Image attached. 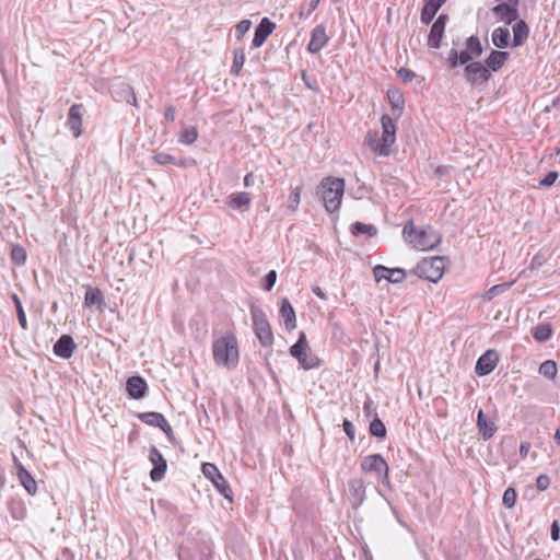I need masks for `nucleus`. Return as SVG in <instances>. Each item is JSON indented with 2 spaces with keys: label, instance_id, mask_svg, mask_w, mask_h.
<instances>
[{
  "label": "nucleus",
  "instance_id": "obj_1",
  "mask_svg": "<svg viewBox=\"0 0 560 560\" xmlns=\"http://www.w3.org/2000/svg\"><path fill=\"white\" fill-rule=\"evenodd\" d=\"M402 235L410 246L419 250L433 249L441 242V235L433 228H416L412 221L407 222Z\"/></svg>",
  "mask_w": 560,
  "mask_h": 560
},
{
  "label": "nucleus",
  "instance_id": "obj_2",
  "mask_svg": "<svg viewBox=\"0 0 560 560\" xmlns=\"http://www.w3.org/2000/svg\"><path fill=\"white\" fill-rule=\"evenodd\" d=\"M382 136L368 135L365 137L366 145L376 152L378 155L387 156L390 153V148L396 141V124L388 115H383L381 118Z\"/></svg>",
  "mask_w": 560,
  "mask_h": 560
},
{
  "label": "nucleus",
  "instance_id": "obj_3",
  "mask_svg": "<svg viewBox=\"0 0 560 560\" xmlns=\"http://www.w3.org/2000/svg\"><path fill=\"white\" fill-rule=\"evenodd\" d=\"M382 136L368 135L365 137L366 145L376 152L378 155L387 156L390 153V148L396 141V124L388 115H383L381 118Z\"/></svg>",
  "mask_w": 560,
  "mask_h": 560
},
{
  "label": "nucleus",
  "instance_id": "obj_4",
  "mask_svg": "<svg viewBox=\"0 0 560 560\" xmlns=\"http://www.w3.org/2000/svg\"><path fill=\"white\" fill-rule=\"evenodd\" d=\"M213 360L218 365L228 369L236 366L238 363L237 340L233 335H226L213 342Z\"/></svg>",
  "mask_w": 560,
  "mask_h": 560
},
{
  "label": "nucleus",
  "instance_id": "obj_5",
  "mask_svg": "<svg viewBox=\"0 0 560 560\" xmlns=\"http://www.w3.org/2000/svg\"><path fill=\"white\" fill-rule=\"evenodd\" d=\"M322 198L328 212H335L341 205L345 192V180L342 178H326L322 183Z\"/></svg>",
  "mask_w": 560,
  "mask_h": 560
},
{
  "label": "nucleus",
  "instance_id": "obj_6",
  "mask_svg": "<svg viewBox=\"0 0 560 560\" xmlns=\"http://www.w3.org/2000/svg\"><path fill=\"white\" fill-rule=\"evenodd\" d=\"M445 260L443 257L436 256L422 259L416 271L419 277L424 278L431 282H438L444 273Z\"/></svg>",
  "mask_w": 560,
  "mask_h": 560
},
{
  "label": "nucleus",
  "instance_id": "obj_7",
  "mask_svg": "<svg viewBox=\"0 0 560 560\" xmlns=\"http://www.w3.org/2000/svg\"><path fill=\"white\" fill-rule=\"evenodd\" d=\"M254 330L262 346H269L273 341L271 327L267 320L266 314L257 306L250 307Z\"/></svg>",
  "mask_w": 560,
  "mask_h": 560
},
{
  "label": "nucleus",
  "instance_id": "obj_8",
  "mask_svg": "<svg viewBox=\"0 0 560 560\" xmlns=\"http://www.w3.org/2000/svg\"><path fill=\"white\" fill-rule=\"evenodd\" d=\"M361 469L366 472H373L381 479L383 485H389L388 465L380 454L368 455L362 459Z\"/></svg>",
  "mask_w": 560,
  "mask_h": 560
},
{
  "label": "nucleus",
  "instance_id": "obj_9",
  "mask_svg": "<svg viewBox=\"0 0 560 560\" xmlns=\"http://www.w3.org/2000/svg\"><path fill=\"white\" fill-rule=\"evenodd\" d=\"M110 93L116 102H126L138 106L133 88L122 80H117L112 84Z\"/></svg>",
  "mask_w": 560,
  "mask_h": 560
},
{
  "label": "nucleus",
  "instance_id": "obj_10",
  "mask_svg": "<svg viewBox=\"0 0 560 560\" xmlns=\"http://www.w3.org/2000/svg\"><path fill=\"white\" fill-rule=\"evenodd\" d=\"M465 74L467 81L472 85H481L486 83L490 78V72L480 62H470L465 68Z\"/></svg>",
  "mask_w": 560,
  "mask_h": 560
},
{
  "label": "nucleus",
  "instance_id": "obj_11",
  "mask_svg": "<svg viewBox=\"0 0 560 560\" xmlns=\"http://www.w3.org/2000/svg\"><path fill=\"white\" fill-rule=\"evenodd\" d=\"M499 362V354L495 350H487L477 361L475 372L479 376L490 374Z\"/></svg>",
  "mask_w": 560,
  "mask_h": 560
},
{
  "label": "nucleus",
  "instance_id": "obj_12",
  "mask_svg": "<svg viewBox=\"0 0 560 560\" xmlns=\"http://www.w3.org/2000/svg\"><path fill=\"white\" fill-rule=\"evenodd\" d=\"M373 275L376 282L385 279L390 283H400L406 277L405 270L400 268H387L382 265H377L373 268Z\"/></svg>",
  "mask_w": 560,
  "mask_h": 560
},
{
  "label": "nucleus",
  "instance_id": "obj_13",
  "mask_svg": "<svg viewBox=\"0 0 560 560\" xmlns=\"http://www.w3.org/2000/svg\"><path fill=\"white\" fill-rule=\"evenodd\" d=\"M511 3H500L492 9L494 16L506 24H511L518 18L517 0H509Z\"/></svg>",
  "mask_w": 560,
  "mask_h": 560
},
{
  "label": "nucleus",
  "instance_id": "obj_14",
  "mask_svg": "<svg viewBox=\"0 0 560 560\" xmlns=\"http://www.w3.org/2000/svg\"><path fill=\"white\" fill-rule=\"evenodd\" d=\"M149 460L153 465V468L150 471V477L153 481H160L164 478L166 471V460L162 456V454L152 446L149 453Z\"/></svg>",
  "mask_w": 560,
  "mask_h": 560
},
{
  "label": "nucleus",
  "instance_id": "obj_15",
  "mask_svg": "<svg viewBox=\"0 0 560 560\" xmlns=\"http://www.w3.org/2000/svg\"><path fill=\"white\" fill-rule=\"evenodd\" d=\"M82 104H73L68 112L67 126L74 138H79L82 133Z\"/></svg>",
  "mask_w": 560,
  "mask_h": 560
},
{
  "label": "nucleus",
  "instance_id": "obj_16",
  "mask_svg": "<svg viewBox=\"0 0 560 560\" xmlns=\"http://www.w3.org/2000/svg\"><path fill=\"white\" fill-rule=\"evenodd\" d=\"M84 306L92 308L95 307L97 311L103 312L106 307L103 292L97 287L86 285V292L84 296Z\"/></svg>",
  "mask_w": 560,
  "mask_h": 560
},
{
  "label": "nucleus",
  "instance_id": "obj_17",
  "mask_svg": "<svg viewBox=\"0 0 560 560\" xmlns=\"http://www.w3.org/2000/svg\"><path fill=\"white\" fill-rule=\"evenodd\" d=\"M328 40L329 37L326 34L325 26L323 24H319L312 31L307 50L311 54H317L322 48H324L327 45Z\"/></svg>",
  "mask_w": 560,
  "mask_h": 560
},
{
  "label": "nucleus",
  "instance_id": "obj_18",
  "mask_svg": "<svg viewBox=\"0 0 560 560\" xmlns=\"http://www.w3.org/2000/svg\"><path fill=\"white\" fill-rule=\"evenodd\" d=\"M77 345L70 335H62L54 345V353L62 359H69L72 357Z\"/></svg>",
  "mask_w": 560,
  "mask_h": 560
},
{
  "label": "nucleus",
  "instance_id": "obj_19",
  "mask_svg": "<svg viewBox=\"0 0 560 560\" xmlns=\"http://www.w3.org/2000/svg\"><path fill=\"white\" fill-rule=\"evenodd\" d=\"M275 28L276 24L268 18H264L255 30L253 45L257 48L262 46Z\"/></svg>",
  "mask_w": 560,
  "mask_h": 560
},
{
  "label": "nucleus",
  "instance_id": "obj_20",
  "mask_svg": "<svg viewBox=\"0 0 560 560\" xmlns=\"http://www.w3.org/2000/svg\"><path fill=\"white\" fill-rule=\"evenodd\" d=\"M349 495L353 508L360 506L365 500V486L362 479L349 480Z\"/></svg>",
  "mask_w": 560,
  "mask_h": 560
},
{
  "label": "nucleus",
  "instance_id": "obj_21",
  "mask_svg": "<svg viewBox=\"0 0 560 560\" xmlns=\"http://www.w3.org/2000/svg\"><path fill=\"white\" fill-rule=\"evenodd\" d=\"M142 422L148 425L160 428L167 436L173 434L171 425L160 412H142Z\"/></svg>",
  "mask_w": 560,
  "mask_h": 560
},
{
  "label": "nucleus",
  "instance_id": "obj_22",
  "mask_svg": "<svg viewBox=\"0 0 560 560\" xmlns=\"http://www.w3.org/2000/svg\"><path fill=\"white\" fill-rule=\"evenodd\" d=\"M477 427L483 440L491 439L498 430V427L493 421H488L486 419L485 413L481 409L478 411L477 415Z\"/></svg>",
  "mask_w": 560,
  "mask_h": 560
},
{
  "label": "nucleus",
  "instance_id": "obj_23",
  "mask_svg": "<svg viewBox=\"0 0 560 560\" xmlns=\"http://www.w3.org/2000/svg\"><path fill=\"white\" fill-rule=\"evenodd\" d=\"M445 1L446 0H425L421 11V22L429 24Z\"/></svg>",
  "mask_w": 560,
  "mask_h": 560
},
{
  "label": "nucleus",
  "instance_id": "obj_24",
  "mask_svg": "<svg viewBox=\"0 0 560 560\" xmlns=\"http://www.w3.org/2000/svg\"><path fill=\"white\" fill-rule=\"evenodd\" d=\"M16 477L28 494H36L37 482L26 468H20V474Z\"/></svg>",
  "mask_w": 560,
  "mask_h": 560
},
{
  "label": "nucleus",
  "instance_id": "obj_25",
  "mask_svg": "<svg viewBox=\"0 0 560 560\" xmlns=\"http://www.w3.org/2000/svg\"><path fill=\"white\" fill-rule=\"evenodd\" d=\"M8 510L11 516L16 521H22L26 516V506L20 498H11L8 501Z\"/></svg>",
  "mask_w": 560,
  "mask_h": 560
},
{
  "label": "nucleus",
  "instance_id": "obj_26",
  "mask_svg": "<svg viewBox=\"0 0 560 560\" xmlns=\"http://www.w3.org/2000/svg\"><path fill=\"white\" fill-rule=\"evenodd\" d=\"M529 30L525 21H517L513 26V42L512 47H518L527 39Z\"/></svg>",
  "mask_w": 560,
  "mask_h": 560
},
{
  "label": "nucleus",
  "instance_id": "obj_27",
  "mask_svg": "<svg viewBox=\"0 0 560 560\" xmlns=\"http://www.w3.org/2000/svg\"><path fill=\"white\" fill-rule=\"evenodd\" d=\"M281 316L289 330L295 328V312L288 299H283L280 307Z\"/></svg>",
  "mask_w": 560,
  "mask_h": 560
},
{
  "label": "nucleus",
  "instance_id": "obj_28",
  "mask_svg": "<svg viewBox=\"0 0 560 560\" xmlns=\"http://www.w3.org/2000/svg\"><path fill=\"white\" fill-rule=\"evenodd\" d=\"M509 57V52L492 50L486 59L488 70L498 71L505 62Z\"/></svg>",
  "mask_w": 560,
  "mask_h": 560
},
{
  "label": "nucleus",
  "instance_id": "obj_29",
  "mask_svg": "<svg viewBox=\"0 0 560 560\" xmlns=\"http://www.w3.org/2000/svg\"><path fill=\"white\" fill-rule=\"evenodd\" d=\"M510 37L511 34L508 27H497L492 32L491 39L495 47L502 49L509 46Z\"/></svg>",
  "mask_w": 560,
  "mask_h": 560
},
{
  "label": "nucleus",
  "instance_id": "obj_30",
  "mask_svg": "<svg viewBox=\"0 0 560 560\" xmlns=\"http://www.w3.org/2000/svg\"><path fill=\"white\" fill-rule=\"evenodd\" d=\"M444 27L441 26L440 24H435L433 23L432 27H431V31H430V34H429V38H428V45L432 48H439L440 45H441V39L443 37V34H444Z\"/></svg>",
  "mask_w": 560,
  "mask_h": 560
},
{
  "label": "nucleus",
  "instance_id": "obj_31",
  "mask_svg": "<svg viewBox=\"0 0 560 560\" xmlns=\"http://www.w3.org/2000/svg\"><path fill=\"white\" fill-rule=\"evenodd\" d=\"M252 201V195L249 192H237L233 194L230 198L229 205L233 209H241L242 207L248 206Z\"/></svg>",
  "mask_w": 560,
  "mask_h": 560
},
{
  "label": "nucleus",
  "instance_id": "obj_32",
  "mask_svg": "<svg viewBox=\"0 0 560 560\" xmlns=\"http://www.w3.org/2000/svg\"><path fill=\"white\" fill-rule=\"evenodd\" d=\"M306 350H308L306 336L304 332H301L298 341L290 348V354L299 359Z\"/></svg>",
  "mask_w": 560,
  "mask_h": 560
},
{
  "label": "nucleus",
  "instance_id": "obj_33",
  "mask_svg": "<svg viewBox=\"0 0 560 560\" xmlns=\"http://www.w3.org/2000/svg\"><path fill=\"white\" fill-rule=\"evenodd\" d=\"M126 390L130 398L140 399V375H133L128 378Z\"/></svg>",
  "mask_w": 560,
  "mask_h": 560
},
{
  "label": "nucleus",
  "instance_id": "obj_34",
  "mask_svg": "<svg viewBox=\"0 0 560 560\" xmlns=\"http://www.w3.org/2000/svg\"><path fill=\"white\" fill-rule=\"evenodd\" d=\"M513 282H506V283H500L491 287L483 295L482 299L485 301H491L495 296L503 294L506 292L511 287Z\"/></svg>",
  "mask_w": 560,
  "mask_h": 560
},
{
  "label": "nucleus",
  "instance_id": "obj_35",
  "mask_svg": "<svg viewBox=\"0 0 560 560\" xmlns=\"http://www.w3.org/2000/svg\"><path fill=\"white\" fill-rule=\"evenodd\" d=\"M12 301H13L15 310H16L19 324L24 330H26L28 328L27 319H26V315H25L22 302H21L20 298L18 296V294H15V293L12 294Z\"/></svg>",
  "mask_w": 560,
  "mask_h": 560
},
{
  "label": "nucleus",
  "instance_id": "obj_36",
  "mask_svg": "<svg viewBox=\"0 0 560 560\" xmlns=\"http://www.w3.org/2000/svg\"><path fill=\"white\" fill-rule=\"evenodd\" d=\"M198 138L197 129L192 126H185L179 136V142L192 144Z\"/></svg>",
  "mask_w": 560,
  "mask_h": 560
},
{
  "label": "nucleus",
  "instance_id": "obj_37",
  "mask_svg": "<svg viewBox=\"0 0 560 560\" xmlns=\"http://www.w3.org/2000/svg\"><path fill=\"white\" fill-rule=\"evenodd\" d=\"M27 255L26 250L23 246L15 244L11 248V259L15 265H24L26 261Z\"/></svg>",
  "mask_w": 560,
  "mask_h": 560
},
{
  "label": "nucleus",
  "instance_id": "obj_38",
  "mask_svg": "<svg viewBox=\"0 0 560 560\" xmlns=\"http://www.w3.org/2000/svg\"><path fill=\"white\" fill-rule=\"evenodd\" d=\"M552 329L549 324H541L535 327L534 338L540 342L547 341L551 336Z\"/></svg>",
  "mask_w": 560,
  "mask_h": 560
},
{
  "label": "nucleus",
  "instance_id": "obj_39",
  "mask_svg": "<svg viewBox=\"0 0 560 560\" xmlns=\"http://www.w3.org/2000/svg\"><path fill=\"white\" fill-rule=\"evenodd\" d=\"M466 49L474 56H481L483 49L480 39L477 36H470L466 42Z\"/></svg>",
  "mask_w": 560,
  "mask_h": 560
},
{
  "label": "nucleus",
  "instance_id": "obj_40",
  "mask_svg": "<svg viewBox=\"0 0 560 560\" xmlns=\"http://www.w3.org/2000/svg\"><path fill=\"white\" fill-rule=\"evenodd\" d=\"M299 362L300 364L306 369V370H310V369H313V368H316L318 366L319 364V361L318 359L313 355L310 350H306L303 355H301L299 359Z\"/></svg>",
  "mask_w": 560,
  "mask_h": 560
},
{
  "label": "nucleus",
  "instance_id": "obj_41",
  "mask_svg": "<svg viewBox=\"0 0 560 560\" xmlns=\"http://www.w3.org/2000/svg\"><path fill=\"white\" fill-rule=\"evenodd\" d=\"M539 373L550 380L555 378L557 375L556 362L551 360L542 362L539 366Z\"/></svg>",
  "mask_w": 560,
  "mask_h": 560
},
{
  "label": "nucleus",
  "instance_id": "obj_42",
  "mask_svg": "<svg viewBox=\"0 0 560 560\" xmlns=\"http://www.w3.org/2000/svg\"><path fill=\"white\" fill-rule=\"evenodd\" d=\"M351 232L354 235L368 234L369 236H373L376 234V228L371 224L357 222L352 225Z\"/></svg>",
  "mask_w": 560,
  "mask_h": 560
},
{
  "label": "nucleus",
  "instance_id": "obj_43",
  "mask_svg": "<svg viewBox=\"0 0 560 560\" xmlns=\"http://www.w3.org/2000/svg\"><path fill=\"white\" fill-rule=\"evenodd\" d=\"M370 433L380 439H384L386 436V428L381 419L375 418L372 420L370 423Z\"/></svg>",
  "mask_w": 560,
  "mask_h": 560
},
{
  "label": "nucleus",
  "instance_id": "obj_44",
  "mask_svg": "<svg viewBox=\"0 0 560 560\" xmlns=\"http://www.w3.org/2000/svg\"><path fill=\"white\" fill-rule=\"evenodd\" d=\"M213 485L225 499L232 500V490L222 475L215 478Z\"/></svg>",
  "mask_w": 560,
  "mask_h": 560
},
{
  "label": "nucleus",
  "instance_id": "obj_45",
  "mask_svg": "<svg viewBox=\"0 0 560 560\" xmlns=\"http://www.w3.org/2000/svg\"><path fill=\"white\" fill-rule=\"evenodd\" d=\"M245 62V54L243 50H236L234 52L233 65L231 67V73L234 75H238L241 69Z\"/></svg>",
  "mask_w": 560,
  "mask_h": 560
},
{
  "label": "nucleus",
  "instance_id": "obj_46",
  "mask_svg": "<svg viewBox=\"0 0 560 560\" xmlns=\"http://www.w3.org/2000/svg\"><path fill=\"white\" fill-rule=\"evenodd\" d=\"M517 494L514 488H508L502 498L503 505L508 509H512L516 503Z\"/></svg>",
  "mask_w": 560,
  "mask_h": 560
},
{
  "label": "nucleus",
  "instance_id": "obj_47",
  "mask_svg": "<svg viewBox=\"0 0 560 560\" xmlns=\"http://www.w3.org/2000/svg\"><path fill=\"white\" fill-rule=\"evenodd\" d=\"M301 200V188L295 187L291 189V192L288 198V208L292 211H295L299 207Z\"/></svg>",
  "mask_w": 560,
  "mask_h": 560
},
{
  "label": "nucleus",
  "instance_id": "obj_48",
  "mask_svg": "<svg viewBox=\"0 0 560 560\" xmlns=\"http://www.w3.org/2000/svg\"><path fill=\"white\" fill-rule=\"evenodd\" d=\"M121 143H125L126 150L128 151L129 155H132L135 161L137 162L138 154H137V144L129 136L126 135V132H122L121 135Z\"/></svg>",
  "mask_w": 560,
  "mask_h": 560
},
{
  "label": "nucleus",
  "instance_id": "obj_49",
  "mask_svg": "<svg viewBox=\"0 0 560 560\" xmlns=\"http://www.w3.org/2000/svg\"><path fill=\"white\" fill-rule=\"evenodd\" d=\"M202 472L207 478H209L212 482L218 478V476H221L218 468L210 463H206L202 465Z\"/></svg>",
  "mask_w": 560,
  "mask_h": 560
},
{
  "label": "nucleus",
  "instance_id": "obj_50",
  "mask_svg": "<svg viewBox=\"0 0 560 560\" xmlns=\"http://www.w3.org/2000/svg\"><path fill=\"white\" fill-rule=\"evenodd\" d=\"M388 98L390 101L393 108H396V109L402 108L404 97L399 92H397V91L388 92Z\"/></svg>",
  "mask_w": 560,
  "mask_h": 560
},
{
  "label": "nucleus",
  "instance_id": "obj_51",
  "mask_svg": "<svg viewBox=\"0 0 560 560\" xmlns=\"http://www.w3.org/2000/svg\"><path fill=\"white\" fill-rule=\"evenodd\" d=\"M252 22L249 20H242L236 26H235V33L236 37L240 39L242 38L250 28Z\"/></svg>",
  "mask_w": 560,
  "mask_h": 560
},
{
  "label": "nucleus",
  "instance_id": "obj_52",
  "mask_svg": "<svg viewBox=\"0 0 560 560\" xmlns=\"http://www.w3.org/2000/svg\"><path fill=\"white\" fill-rule=\"evenodd\" d=\"M557 178H558V173L555 171H551L539 182V185L550 187L555 184Z\"/></svg>",
  "mask_w": 560,
  "mask_h": 560
},
{
  "label": "nucleus",
  "instance_id": "obj_53",
  "mask_svg": "<svg viewBox=\"0 0 560 560\" xmlns=\"http://www.w3.org/2000/svg\"><path fill=\"white\" fill-rule=\"evenodd\" d=\"M277 280V272L275 270H270L265 277V289L270 291L275 285Z\"/></svg>",
  "mask_w": 560,
  "mask_h": 560
},
{
  "label": "nucleus",
  "instance_id": "obj_54",
  "mask_svg": "<svg viewBox=\"0 0 560 560\" xmlns=\"http://www.w3.org/2000/svg\"><path fill=\"white\" fill-rule=\"evenodd\" d=\"M342 427H343V431L348 435V438L351 441H353L354 440V434H355L354 425L349 420L345 419L343 423H342Z\"/></svg>",
  "mask_w": 560,
  "mask_h": 560
},
{
  "label": "nucleus",
  "instance_id": "obj_55",
  "mask_svg": "<svg viewBox=\"0 0 560 560\" xmlns=\"http://www.w3.org/2000/svg\"><path fill=\"white\" fill-rule=\"evenodd\" d=\"M397 74L405 82H410L415 77V73L411 70L406 69V68H400L398 70Z\"/></svg>",
  "mask_w": 560,
  "mask_h": 560
},
{
  "label": "nucleus",
  "instance_id": "obj_56",
  "mask_svg": "<svg viewBox=\"0 0 560 560\" xmlns=\"http://www.w3.org/2000/svg\"><path fill=\"white\" fill-rule=\"evenodd\" d=\"M536 485L539 490L544 491L549 487L550 478L547 475H540L536 480Z\"/></svg>",
  "mask_w": 560,
  "mask_h": 560
},
{
  "label": "nucleus",
  "instance_id": "obj_57",
  "mask_svg": "<svg viewBox=\"0 0 560 560\" xmlns=\"http://www.w3.org/2000/svg\"><path fill=\"white\" fill-rule=\"evenodd\" d=\"M475 57L466 49L458 54L459 65H466Z\"/></svg>",
  "mask_w": 560,
  "mask_h": 560
},
{
  "label": "nucleus",
  "instance_id": "obj_58",
  "mask_svg": "<svg viewBox=\"0 0 560 560\" xmlns=\"http://www.w3.org/2000/svg\"><path fill=\"white\" fill-rule=\"evenodd\" d=\"M550 535H551V539L553 541H557L560 538V526H559L558 521L552 522Z\"/></svg>",
  "mask_w": 560,
  "mask_h": 560
},
{
  "label": "nucleus",
  "instance_id": "obj_59",
  "mask_svg": "<svg viewBox=\"0 0 560 560\" xmlns=\"http://www.w3.org/2000/svg\"><path fill=\"white\" fill-rule=\"evenodd\" d=\"M530 450V444L528 442H522L520 445V455L522 458H525L528 455Z\"/></svg>",
  "mask_w": 560,
  "mask_h": 560
},
{
  "label": "nucleus",
  "instance_id": "obj_60",
  "mask_svg": "<svg viewBox=\"0 0 560 560\" xmlns=\"http://www.w3.org/2000/svg\"><path fill=\"white\" fill-rule=\"evenodd\" d=\"M448 60L451 67L455 68L459 63L458 52L456 50H452Z\"/></svg>",
  "mask_w": 560,
  "mask_h": 560
},
{
  "label": "nucleus",
  "instance_id": "obj_61",
  "mask_svg": "<svg viewBox=\"0 0 560 560\" xmlns=\"http://www.w3.org/2000/svg\"><path fill=\"white\" fill-rule=\"evenodd\" d=\"M155 160L158 161V163L160 164H165V163H170L172 162L173 158L168 154H158L155 156Z\"/></svg>",
  "mask_w": 560,
  "mask_h": 560
},
{
  "label": "nucleus",
  "instance_id": "obj_62",
  "mask_svg": "<svg viewBox=\"0 0 560 560\" xmlns=\"http://www.w3.org/2000/svg\"><path fill=\"white\" fill-rule=\"evenodd\" d=\"M175 114H176L175 108L173 106H170V107L166 108L165 118L168 121H173L175 119Z\"/></svg>",
  "mask_w": 560,
  "mask_h": 560
},
{
  "label": "nucleus",
  "instance_id": "obj_63",
  "mask_svg": "<svg viewBox=\"0 0 560 560\" xmlns=\"http://www.w3.org/2000/svg\"><path fill=\"white\" fill-rule=\"evenodd\" d=\"M253 185H254V175H253V173H248L244 177V186L250 187Z\"/></svg>",
  "mask_w": 560,
  "mask_h": 560
},
{
  "label": "nucleus",
  "instance_id": "obj_64",
  "mask_svg": "<svg viewBox=\"0 0 560 560\" xmlns=\"http://www.w3.org/2000/svg\"><path fill=\"white\" fill-rule=\"evenodd\" d=\"M13 466L16 470V475L20 474V468H25L23 464L19 460V458L13 454L12 455Z\"/></svg>",
  "mask_w": 560,
  "mask_h": 560
}]
</instances>
